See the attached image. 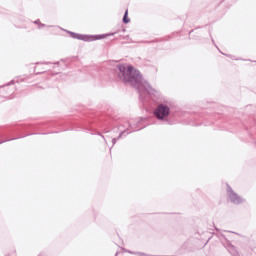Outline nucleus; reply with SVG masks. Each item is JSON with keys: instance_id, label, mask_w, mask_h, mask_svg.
Returning a JSON list of instances; mask_svg holds the SVG:
<instances>
[{"instance_id": "nucleus-1", "label": "nucleus", "mask_w": 256, "mask_h": 256, "mask_svg": "<svg viewBox=\"0 0 256 256\" xmlns=\"http://www.w3.org/2000/svg\"><path fill=\"white\" fill-rule=\"evenodd\" d=\"M118 69L120 71L119 77H121L123 81L131 83V85H134L135 87H137V85H141L143 82V76H141V72L133 68V66L126 67L124 65H120L118 66Z\"/></svg>"}, {"instance_id": "nucleus-2", "label": "nucleus", "mask_w": 256, "mask_h": 256, "mask_svg": "<svg viewBox=\"0 0 256 256\" xmlns=\"http://www.w3.org/2000/svg\"><path fill=\"white\" fill-rule=\"evenodd\" d=\"M113 35H115V33L92 35V36H83V35L76 34L74 37L76 39H81L82 41H99L101 39H107V37H111Z\"/></svg>"}, {"instance_id": "nucleus-3", "label": "nucleus", "mask_w": 256, "mask_h": 256, "mask_svg": "<svg viewBox=\"0 0 256 256\" xmlns=\"http://www.w3.org/2000/svg\"><path fill=\"white\" fill-rule=\"evenodd\" d=\"M154 115L157 119H166L169 117V108L167 105L160 104L154 111Z\"/></svg>"}, {"instance_id": "nucleus-4", "label": "nucleus", "mask_w": 256, "mask_h": 256, "mask_svg": "<svg viewBox=\"0 0 256 256\" xmlns=\"http://www.w3.org/2000/svg\"><path fill=\"white\" fill-rule=\"evenodd\" d=\"M230 199L236 205H239V203H243V199L241 198V196L237 195V193H235V192L230 193Z\"/></svg>"}, {"instance_id": "nucleus-5", "label": "nucleus", "mask_w": 256, "mask_h": 256, "mask_svg": "<svg viewBox=\"0 0 256 256\" xmlns=\"http://www.w3.org/2000/svg\"><path fill=\"white\" fill-rule=\"evenodd\" d=\"M127 15H129V10H126L124 14V17H123L124 23H129V21H131L130 19H128Z\"/></svg>"}]
</instances>
